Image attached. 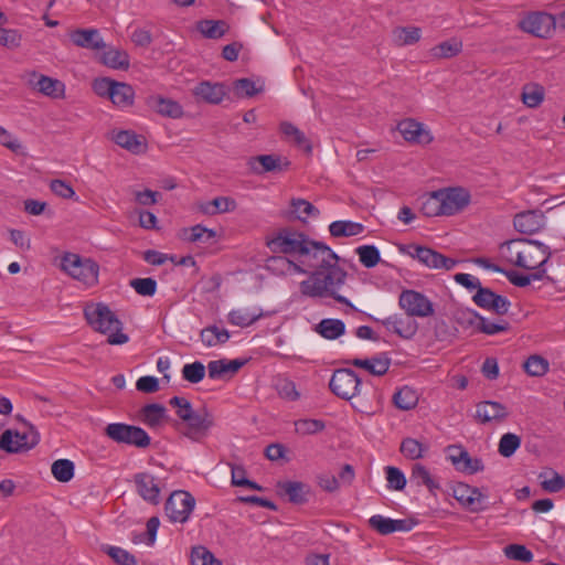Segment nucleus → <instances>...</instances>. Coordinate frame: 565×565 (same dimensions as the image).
I'll return each instance as SVG.
<instances>
[{
    "label": "nucleus",
    "instance_id": "obj_7",
    "mask_svg": "<svg viewBox=\"0 0 565 565\" xmlns=\"http://www.w3.org/2000/svg\"><path fill=\"white\" fill-rule=\"evenodd\" d=\"M399 250L412 258L417 259L428 268L450 270L457 265L456 259L449 258L427 246L409 244L401 246Z\"/></svg>",
    "mask_w": 565,
    "mask_h": 565
},
{
    "label": "nucleus",
    "instance_id": "obj_27",
    "mask_svg": "<svg viewBox=\"0 0 565 565\" xmlns=\"http://www.w3.org/2000/svg\"><path fill=\"white\" fill-rule=\"evenodd\" d=\"M514 228L522 234H534L544 226V215L541 211H525L513 218Z\"/></svg>",
    "mask_w": 565,
    "mask_h": 565
},
{
    "label": "nucleus",
    "instance_id": "obj_22",
    "mask_svg": "<svg viewBox=\"0 0 565 565\" xmlns=\"http://www.w3.org/2000/svg\"><path fill=\"white\" fill-rule=\"evenodd\" d=\"M247 164L255 174H263L266 172H282L288 169L290 162L288 160L282 162L280 156L259 154L250 157Z\"/></svg>",
    "mask_w": 565,
    "mask_h": 565
},
{
    "label": "nucleus",
    "instance_id": "obj_54",
    "mask_svg": "<svg viewBox=\"0 0 565 565\" xmlns=\"http://www.w3.org/2000/svg\"><path fill=\"white\" fill-rule=\"evenodd\" d=\"M191 562L192 565H222L212 552L201 545L192 548Z\"/></svg>",
    "mask_w": 565,
    "mask_h": 565
},
{
    "label": "nucleus",
    "instance_id": "obj_9",
    "mask_svg": "<svg viewBox=\"0 0 565 565\" xmlns=\"http://www.w3.org/2000/svg\"><path fill=\"white\" fill-rule=\"evenodd\" d=\"M362 381L351 369L335 370L329 382L331 392L344 401H350L360 393Z\"/></svg>",
    "mask_w": 565,
    "mask_h": 565
},
{
    "label": "nucleus",
    "instance_id": "obj_46",
    "mask_svg": "<svg viewBox=\"0 0 565 565\" xmlns=\"http://www.w3.org/2000/svg\"><path fill=\"white\" fill-rule=\"evenodd\" d=\"M548 367V361L539 354L530 355L523 363V369L530 376H543L547 373Z\"/></svg>",
    "mask_w": 565,
    "mask_h": 565
},
{
    "label": "nucleus",
    "instance_id": "obj_44",
    "mask_svg": "<svg viewBox=\"0 0 565 565\" xmlns=\"http://www.w3.org/2000/svg\"><path fill=\"white\" fill-rule=\"evenodd\" d=\"M166 412L161 404H147L141 409L142 422L149 427H157L166 419Z\"/></svg>",
    "mask_w": 565,
    "mask_h": 565
},
{
    "label": "nucleus",
    "instance_id": "obj_50",
    "mask_svg": "<svg viewBox=\"0 0 565 565\" xmlns=\"http://www.w3.org/2000/svg\"><path fill=\"white\" fill-rule=\"evenodd\" d=\"M438 190L423 198L420 212L427 217L444 215Z\"/></svg>",
    "mask_w": 565,
    "mask_h": 565
},
{
    "label": "nucleus",
    "instance_id": "obj_6",
    "mask_svg": "<svg viewBox=\"0 0 565 565\" xmlns=\"http://www.w3.org/2000/svg\"><path fill=\"white\" fill-rule=\"evenodd\" d=\"M105 435L117 444L141 449L149 447L151 444V438L145 429L125 423L108 424L105 428Z\"/></svg>",
    "mask_w": 565,
    "mask_h": 565
},
{
    "label": "nucleus",
    "instance_id": "obj_47",
    "mask_svg": "<svg viewBox=\"0 0 565 565\" xmlns=\"http://www.w3.org/2000/svg\"><path fill=\"white\" fill-rule=\"evenodd\" d=\"M75 466L70 459H58L52 463L53 477L60 482H68L74 477Z\"/></svg>",
    "mask_w": 565,
    "mask_h": 565
},
{
    "label": "nucleus",
    "instance_id": "obj_25",
    "mask_svg": "<svg viewBox=\"0 0 565 565\" xmlns=\"http://www.w3.org/2000/svg\"><path fill=\"white\" fill-rule=\"evenodd\" d=\"M70 39L74 45L92 51L105 50L107 46L97 29H76L71 32Z\"/></svg>",
    "mask_w": 565,
    "mask_h": 565
},
{
    "label": "nucleus",
    "instance_id": "obj_51",
    "mask_svg": "<svg viewBox=\"0 0 565 565\" xmlns=\"http://www.w3.org/2000/svg\"><path fill=\"white\" fill-rule=\"evenodd\" d=\"M262 316V312L250 313L244 309H236L228 312L227 319L231 324L245 328L256 322Z\"/></svg>",
    "mask_w": 565,
    "mask_h": 565
},
{
    "label": "nucleus",
    "instance_id": "obj_34",
    "mask_svg": "<svg viewBox=\"0 0 565 565\" xmlns=\"http://www.w3.org/2000/svg\"><path fill=\"white\" fill-rule=\"evenodd\" d=\"M409 479L411 482H415L417 486H425L434 495L440 489L439 483L431 477L428 469L418 462L413 465Z\"/></svg>",
    "mask_w": 565,
    "mask_h": 565
},
{
    "label": "nucleus",
    "instance_id": "obj_23",
    "mask_svg": "<svg viewBox=\"0 0 565 565\" xmlns=\"http://www.w3.org/2000/svg\"><path fill=\"white\" fill-rule=\"evenodd\" d=\"M227 94L226 85L218 82L202 81L193 88L199 102L218 105Z\"/></svg>",
    "mask_w": 565,
    "mask_h": 565
},
{
    "label": "nucleus",
    "instance_id": "obj_63",
    "mask_svg": "<svg viewBox=\"0 0 565 565\" xmlns=\"http://www.w3.org/2000/svg\"><path fill=\"white\" fill-rule=\"evenodd\" d=\"M524 243V238L510 239L505 241L500 245L501 254L505 257V259L515 266V257L520 249H522Z\"/></svg>",
    "mask_w": 565,
    "mask_h": 565
},
{
    "label": "nucleus",
    "instance_id": "obj_1",
    "mask_svg": "<svg viewBox=\"0 0 565 565\" xmlns=\"http://www.w3.org/2000/svg\"><path fill=\"white\" fill-rule=\"evenodd\" d=\"M347 276L348 273L338 263L326 265L313 270L307 280L300 282V292L310 298L332 297L338 302L354 308L348 298L338 294L345 284Z\"/></svg>",
    "mask_w": 565,
    "mask_h": 565
},
{
    "label": "nucleus",
    "instance_id": "obj_33",
    "mask_svg": "<svg viewBox=\"0 0 565 565\" xmlns=\"http://www.w3.org/2000/svg\"><path fill=\"white\" fill-rule=\"evenodd\" d=\"M231 334L225 328L216 324H210L200 332V339L206 348H213L225 344Z\"/></svg>",
    "mask_w": 565,
    "mask_h": 565
},
{
    "label": "nucleus",
    "instance_id": "obj_62",
    "mask_svg": "<svg viewBox=\"0 0 565 565\" xmlns=\"http://www.w3.org/2000/svg\"><path fill=\"white\" fill-rule=\"evenodd\" d=\"M130 286L140 296L151 297L157 291V281L153 278H135L130 280Z\"/></svg>",
    "mask_w": 565,
    "mask_h": 565
},
{
    "label": "nucleus",
    "instance_id": "obj_58",
    "mask_svg": "<svg viewBox=\"0 0 565 565\" xmlns=\"http://www.w3.org/2000/svg\"><path fill=\"white\" fill-rule=\"evenodd\" d=\"M204 376L205 366L200 361L185 364L182 369V377L192 384L201 382L204 379Z\"/></svg>",
    "mask_w": 565,
    "mask_h": 565
},
{
    "label": "nucleus",
    "instance_id": "obj_56",
    "mask_svg": "<svg viewBox=\"0 0 565 565\" xmlns=\"http://www.w3.org/2000/svg\"><path fill=\"white\" fill-rule=\"evenodd\" d=\"M503 552L509 559L523 563H530L533 559V553L525 545L509 544L504 547Z\"/></svg>",
    "mask_w": 565,
    "mask_h": 565
},
{
    "label": "nucleus",
    "instance_id": "obj_40",
    "mask_svg": "<svg viewBox=\"0 0 565 565\" xmlns=\"http://www.w3.org/2000/svg\"><path fill=\"white\" fill-rule=\"evenodd\" d=\"M361 223L352 221H334L329 225V232L333 237L355 236L363 232Z\"/></svg>",
    "mask_w": 565,
    "mask_h": 565
},
{
    "label": "nucleus",
    "instance_id": "obj_59",
    "mask_svg": "<svg viewBox=\"0 0 565 565\" xmlns=\"http://www.w3.org/2000/svg\"><path fill=\"white\" fill-rule=\"evenodd\" d=\"M418 330L417 322L412 317L402 318L397 317L394 333L403 339H412Z\"/></svg>",
    "mask_w": 565,
    "mask_h": 565
},
{
    "label": "nucleus",
    "instance_id": "obj_52",
    "mask_svg": "<svg viewBox=\"0 0 565 565\" xmlns=\"http://www.w3.org/2000/svg\"><path fill=\"white\" fill-rule=\"evenodd\" d=\"M280 130L286 137H291L298 147H302L307 152H311L312 147L309 140L295 125L284 121L280 124Z\"/></svg>",
    "mask_w": 565,
    "mask_h": 565
},
{
    "label": "nucleus",
    "instance_id": "obj_45",
    "mask_svg": "<svg viewBox=\"0 0 565 565\" xmlns=\"http://www.w3.org/2000/svg\"><path fill=\"white\" fill-rule=\"evenodd\" d=\"M462 50V43L456 39L444 41L430 50V55L436 58H450Z\"/></svg>",
    "mask_w": 565,
    "mask_h": 565
},
{
    "label": "nucleus",
    "instance_id": "obj_30",
    "mask_svg": "<svg viewBox=\"0 0 565 565\" xmlns=\"http://www.w3.org/2000/svg\"><path fill=\"white\" fill-rule=\"evenodd\" d=\"M245 364L243 360H231L226 359L211 361L207 364L209 377L212 380L223 379L227 374L233 375L239 371V369Z\"/></svg>",
    "mask_w": 565,
    "mask_h": 565
},
{
    "label": "nucleus",
    "instance_id": "obj_57",
    "mask_svg": "<svg viewBox=\"0 0 565 565\" xmlns=\"http://www.w3.org/2000/svg\"><path fill=\"white\" fill-rule=\"evenodd\" d=\"M324 428L326 423L321 419L305 418L295 422V429L300 435H313Z\"/></svg>",
    "mask_w": 565,
    "mask_h": 565
},
{
    "label": "nucleus",
    "instance_id": "obj_39",
    "mask_svg": "<svg viewBox=\"0 0 565 565\" xmlns=\"http://www.w3.org/2000/svg\"><path fill=\"white\" fill-rule=\"evenodd\" d=\"M104 65L114 70H127L129 67V55L119 49H109L100 57Z\"/></svg>",
    "mask_w": 565,
    "mask_h": 565
},
{
    "label": "nucleus",
    "instance_id": "obj_20",
    "mask_svg": "<svg viewBox=\"0 0 565 565\" xmlns=\"http://www.w3.org/2000/svg\"><path fill=\"white\" fill-rule=\"evenodd\" d=\"M110 139L117 146L134 154L145 153L148 149L146 137L136 134L134 130H113Z\"/></svg>",
    "mask_w": 565,
    "mask_h": 565
},
{
    "label": "nucleus",
    "instance_id": "obj_14",
    "mask_svg": "<svg viewBox=\"0 0 565 565\" xmlns=\"http://www.w3.org/2000/svg\"><path fill=\"white\" fill-rule=\"evenodd\" d=\"M556 26V18L546 12H532L521 22L520 28L537 38H548Z\"/></svg>",
    "mask_w": 565,
    "mask_h": 565
},
{
    "label": "nucleus",
    "instance_id": "obj_36",
    "mask_svg": "<svg viewBox=\"0 0 565 565\" xmlns=\"http://www.w3.org/2000/svg\"><path fill=\"white\" fill-rule=\"evenodd\" d=\"M422 30L417 26H396L392 31L393 42L397 46L412 45L420 40Z\"/></svg>",
    "mask_w": 565,
    "mask_h": 565
},
{
    "label": "nucleus",
    "instance_id": "obj_8",
    "mask_svg": "<svg viewBox=\"0 0 565 565\" xmlns=\"http://www.w3.org/2000/svg\"><path fill=\"white\" fill-rule=\"evenodd\" d=\"M547 245L535 239H524L522 249L515 257V266L532 270L542 267L551 257Z\"/></svg>",
    "mask_w": 565,
    "mask_h": 565
},
{
    "label": "nucleus",
    "instance_id": "obj_64",
    "mask_svg": "<svg viewBox=\"0 0 565 565\" xmlns=\"http://www.w3.org/2000/svg\"><path fill=\"white\" fill-rule=\"evenodd\" d=\"M387 487L393 490L401 491L406 486L404 473L396 467L388 466L385 468Z\"/></svg>",
    "mask_w": 565,
    "mask_h": 565
},
{
    "label": "nucleus",
    "instance_id": "obj_49",
    "mask_svg": "<svg viewBox=\"0 0 565 565\" xmlns=\"http://www.w3.org/2000/svg\"><path fill=\"white\" fill-rule=\"evenodd\" d=\"M154 108L160 115L171 118H180L183 114L182 107L178 102L163 97L154 99Z\"/></svg>",
    "mask_w": 565,
    "mask_h": 565
},
{
    "label": "nucleus",
    "instance_id": "obj_43",
    "mask_svg": "<svg viewBox=\"0 0 565 565\" xmlns=\"http://www.w3.org/2000/svg\"><path fill=\"white\" fill-rule=\"evenodd\" d=\"M393 403L398 409L409 411L416 407L418 395L412 387L403 386L393 395Z\"/></svg>",
    "mask_w": 565,
    "mask_h": 565
},
{
    "label": "nucleus",
    "instance_id": "obj_42",
    "mask_svg": "<svg viewBox=\"0 0 565 565\" xmlns=\"http://www.w3.org/2000/svg\"><path fill=\"white\" fill-rule=\"evenodd\" d=\"M290 213L295 215V218L306 222L307 217H318L320 211L305 199H291L290 201Z\"/></svg>",
    "mask_w": 565,
    "mask_h": 565
},
{
    "label": "nucleus",
    "instance_id": "obj_17",
    "mask_svg": "<svg viewBox=\"0 0 565 565\" xmlns=\"http://www.w3.org/2000/svg\"><path fill=\"white\" fill-rule=\"evenodd\" d=\"M472 300L478 307L499 316L508 313L511 307V302L507 297L498 295L486 287H480L473 295Z\"/></svg>",
    "mask_w": 565,
    "mask_h": 565
},
{
    "label": "nucleus",
    "instance_id": "obj_4",
    "mask_svg": "<svg viewBox=\"0 0 565 565\" xmlns=\"http://www.w3.org/2000/svg\"><path fill=\"white\" fill-rule=\"evenodd\" d=\"M309 241L310 238L306 234L285 227L268 239L266 245L274 254L299 255L301 257L302 254H308Z\"/></svg>",
    "mask_w": 565,
    "mask_h": 565
},
{
    "label": "nucleus",
    "instance_id": "obj_32",
    "mask_svg": "<svg viewBox=\"0 0 565 565\" xmlns=\"http://www.w3.org/2000/svg\"><path fill=\"white\" fill-rule=\"evenodd\" d=\"M237 207V203L230 196H216L211 201L199 204V210L205 215H216L220 213L233 212Z\"/></svg>",
    "mask_w": 565,
    "mask_h": 565
},
{
    "label": "nucleus",
    "instance_id": "obj_19",
    "mask_svg": "<svg viewBox=\"0 0 565 565\" xmlns=\"http://www.w3.org/2000/svg\"><path fill=\"white\" fill-rule=\"evenodd\" d=\"M28 76V85L39 93L51 98L64 96L65 85L61 81L38 74L36 72H31Z\"/></svg>",
    "mask_w": 565,
    "mask_h": 565
},
{
    "label": "nucleus",
    "instance_id": "obj_61",
    "mask_svg": "<svg viewBox=\"0 0 565 565\" xmlns=\"http://www.w3.org/2000/svg\"><path fill=\"white\" fill-rule=\"evenodd\" d=\"M233 88L238 97H253L258 94L262 88H257L255 83L249 78H238L234 81Z\"/></svg>",
    "mask_w": 565,
    "mask_h": 565
},
{
    "label": "nucleus",
    "instance_id": "obj_35",
    "mask_svg": "<svg viewBox=\"0 0 565 565\" xmlns=\"http://www.w3.org/2000/svg\"><path fill=\"white\" fill-rule=\"evenodd\" d=\"M316 332L328 340H335L345 332V324L340 319H322L315 328Z\"/></svg>",
    "mask_w": 565,
    "mask_h": 565
},
{
    "label": "nucleus",
    "instance_id": "obj_29",
    "mask_svg": "<svg viewBox=\"0 0 565 565\" xmlns=\"http://www.w3.org/2000/svg\"><path fill=\"white\" fill-rule=\"evenodd\" d=\"M347 363L352 364L355 367L364 369L374 376H382L387 373L391 366V359L386 355V353H381L371 359L356 358L347 361Z\"/></svg>",
    "mask_w": 565,
    "mask_h": 565
},
{
    "label": "nucleus",
    "instance_id": "obj_53",
    "mask_svg": "<svg viewBox=\"0 0 565 565\" xmlns=\"http://www.w3.org/2000/svg\"><path fill=\"white\" fill-rule=\"evenodd\" d=\"M521 446V438L512 433H507L502 435L499 441L498 451L504 457H511Z\"/></svg>",
    "mask_w": 565,
    "mask_h": 565
},
{
    "label": "nucleus",
    "instance_id": "obj_55",
    "mask_svg": "<svg viewBox=\"0 0 565 565\" xmlns=\"http://www.w3.org/2000/svg\"><path fill=\"white\" fill-rule=\"evenodd\" d=\"M422 443L414 438H404L402 440L399 450L408 459L415 460L423 457V452L426 450Z\"/></svg>",
    "mask_w": 565,
    "mask_h": 565
},
{
    "label": "nucleus",
    "instance_id": "obj_26",
    "mask_svg": "<svg viewBox=\"0 0 565 565\" xmlns=\"http://www.w3.org/2000/svg\"><path fill=\"white\" fill-rule=\"evenodd\" d=\"M509 416L507 407L495 401H483L476 406V419L481 424L503 422Z\"/></svg>",
    "mask_w": 565,
    "mask_h": 565
},
{
    "label": "nucleus",
    "instance_id": "obj_2",
    "mask_svg": "<svg viewBox=\"0 0 565 565\" xmlns=\"http://www.w3.org/2000/svg\"><path fill=\"white\" fill-rule=\"evenodd\" d=\"M84 317L94 331L107 335L109 344L120 345L129 341V337L122 332V322L107 305L103 302L86 305Z\"/></svg>",
    "mask_w": 565,
    "mask_h": 565
},
{
    "label": "nucleus",
    "instance_id": "obj_18",
    "mask_svg": "<svg viewBox=\"0 0 565 565\" xmlns=\"http://www.w3.org/2000/svg\"><path fill=\"white\" fill-rule=\"evenodd\" d=\"M448 457L456 470L465 473H476L483 471L484 465L479 458H471L469 452L461 445H450L447 447Z\"/></svg>",
    "mask_w": 565,
    "mask_h": 565
},
{
    "label": "nucleus",
    "instance_id": "obj_31",
    "mask_svg": "<svg viewBox=\"0 0 565 565\" xmlns=\"http://www.w3.org/2000/svg\"><path fill=\"white\" fill-rule=\"evenodd\" d=\"M277 487L294 504H303L308 501L309 486L300 481L278 482Z\"/></svg>",
    "mask_w": 565,
    "mask_h": 565
},
{
    "label": "nucleus",
    "instance_id": "obj_37",
    "mask_svg": "<svg viewBox=\"0 0 565 565\" xmlns=\"http://www.w3.org/2000/svg\"><path fill=\"white\" fill-rule=\"evenodd\" d=\"M109 99L117 107H130L134 104L135 90L129 84L117 82Z\"/></svg>",
    "mask_w": 565,
    "mask_h": 565
},
{
    "label": "nucleus",
    "instance_id": "obj_13",
    "mask_svg": "<svg viewBox=\"0 0 565 565\" xmlns=\"http://www.w3.org/2000/svg\"><path fill=\"white\" fill-rule=\"evenodd\" d=\"M444 215L450 216L462 212L471 201L468 190L456 186L438 190Z\"/></svg>",
    "mask_w": 565,
    "mask_h": 565
},
{
    "label": "nucleus",
    "instance_id": "obj_24",
    "mask_svg": "<svg viewBox=\"0 0 565 565\" xmlns=\"http://www.w3.org/2000/svg\"><path fill=\"white\" fill-rule=\"evenodd\" d=\"M397 130L408 142L428 145L434 139L430 132L424 128L423 124L412 118L401 120L397 125Z\"/></svg>",
    "mask_w": 565,
    "mask_h": 565
},
{
    "label": "nucleus",
    "instance_id": "obj_3",
    "mask_svg": "<svg viewBox=\"0 0 565 565\" xmlns=\"http://www.w3.org/2000/svg\"><path fill=\"white\" fill-rule=\"evenodd\" d=\"M17 418L22 422L24 429L22 431L7 429L0 437V449L9 454L28 451L40 441V433L35 426L20 416Z\"/></svg>",
    "mask_w": 565,
    "mask_h": 565
},
{
    "label": "nucleus",
    "instance_id": "obj_21",
    "mask_svg": "<svg viewBox=\"0 0 565 565\" xmlns=\"http://www.w3.org/2000/svg\"><path fill=\"white\" fill-rule=\"evenodd\" d=\"M137 493L148 503L158 505L160 503V487L156 478L148 472H139L134 476Z\"/></svg>",
    "mask_w": 565,
    "mask_h": 565
},
{
    "label": "nucleus",
    "instance_id": "obj_16",
    "mask_svg": "<svg viewBox=\"0 0 565 565\" xmlns=\"http://www.w3.org/2000/svg\"><path fill=\"white\" fill-rule=\"evenodd\" d=\"M454 498L468 511L478 513L487 509L486 495L479 488L459 482L454 487Z\"/></svg>",
    "mask_w": 565,
    "mask_h": 565
},
{
    "label": "nucleus",
    "instance_id": "obj_38",
    "mask_svg": "<svg viewBox=\"0 0 565 565\" xmlns=\"http://www.w3.org/2000/svg\"><path fill=\"white\" fill-rule=\"evenodd\" d=\"M545 89L537 83L525 84L522 88L521 98L529 108L539 107L543 103Z\"/></svg>",
    "mask_w": 565,
    "mask_h": 565
},
{
    "label": "nucleus",
    "instance_id": "obj_60",
    "mask_svg": "<svg viewBox=\"0 0 565 565\" xmlns=\"http://www.w3.org/2000/svg\"><path fill=\"white\" fill-rule=\"evenodd\" d=\"M103 551L118 565L137 564L136 557L120 547L107 545L103 547Z\"/></svg>",
    "mask_w": 565,
    "mask_h": 565
},
{
    "label": "nucleus",
    "instance_id": "obj_5",
    "mask_svg": "<svg viewBox=\"0 0 565 565\" xmlns=\"http://www.w3.org/2000/svg\"><path fill=\"white\" fill-rule=\"evenodd\" d=\"M61 267L72 278L87 286L97 282L99 267L90 258H82L77 254L66 253L62 258Z\"/></svg>",
    "mask_w": 565,
    "mask_h": 565
},
{
    "label": "nucleus",
    "instance_id": "obj_10",
    "mask_svg": "<svg viewBox=\"0 0 565 565\" xmlns=\"http://www.w3.org/2000/svg\"><path fill=\"white\" fill-rule=\"evenodd\" d=\"M195 505L194 497L184 490L173 491L164 504V513L171 522L188 521Z\"/></svg>",
    "mask_w": 565,
    "mask_h": 565
},
{
    "label": "nucleus",
    "instance_id": "obj_28",
    "mask_svg": "<svg viewBox=\"0 0 565 565\" xmlns=\"http://www.w3.org/2000/svg\"><path fill=\"white\" fill-rule=\"evenodd\" d=\"M265 267L274 275L284 276L306 274L307 270L298 263L290 260L286 255H273L266 259Z\"/></svg>",
    "mask_w": 565,
    "mask_h": 565
},
{
    "label": "nucleus",
    "instance_id": "obj_41",
    "mask_svg": "<svg viewBox=\"0 0 565 565\" xmlns=\"http://www.w3.org/2000/svg\"><path fill=\"white\" fill-rule=\"evenodd\" d=\"M198 30L204 38L220 39L227 32L228 25L223 20H201Z\"/></svg>",
    "mask_w": 565,
    "mask_h": 565
},
{
    "label": "nucleus",
    "instance_id": "obj_11",
    "mask_svg": "<svg viewBox=\"0 0 565 565\" xmlns=\"http://www.w3.org/2000/svg\"><path fill=\"white\" fill-rule=\"evenodd\" d=\"M398 305L408 317L426 318L434 315L433 302L422 292L406 289L398 298Z\"/></svg>",
    "mask_w": 565,
    "mask_h": 565
},
{
    "label": "nucleus",
    "instance_id": "obj_12",
    "mask_svg": "<svg viewBox=\"0 0 565 565\" xmlns=\"http://www.w3.org/2000/svg\"><path fill=\"white\" fill-rule=\"evenodd\" d=\"M308 254H302L299 264L318 270L326 265L338 263L339 256L324 243L313 239L309 241Z\"/></svg>",
    "mask_w": 565,
    "mask_h": 565
},
{
    "label": "nucleus",
    "instance_id": "obj_15",
    "mask_svg": "<svg viewBox=\"0 0 565 565\" xmlns=\"http://www.w3.org/2000/svg\"><path fill=\"white\" fill-rule=\"evenodd\" d=\"M181 420L185 428L184 430H181L182 434L195 441L206 436L207 431L214 424L212 415L205 408H202L201 411H193L188 415V417H184Z\"/></svg>",
    "mask_w": 565,
    "mask_h": 565
},
{
    "label": "nucleus",
    "instance_id": "obj_48",
    "mask_svg": "<svg viewBox=\"0 0 565 565\" xmlns=\"http://www.w3.org/2000/svg\"><path fill=\"white\" fill-rule=\"evenodd\" d=\"M360 263L366 268H373L381 262V254L374 245H362L355 249Z\"/></svg>",
    "mask_w": 565,
    "mask_h": 565
}]
</instances>
